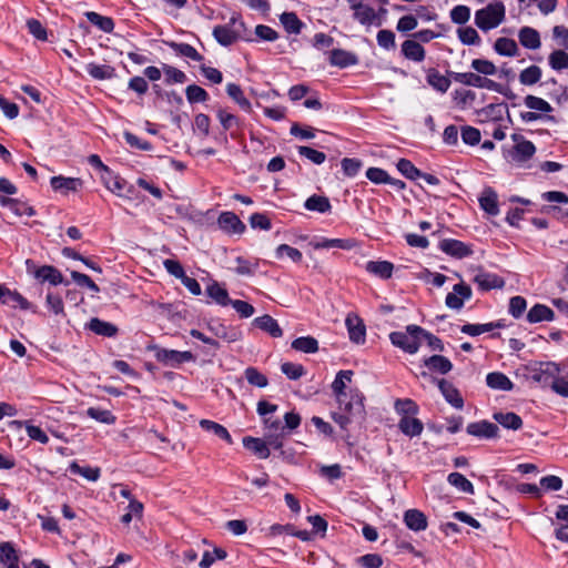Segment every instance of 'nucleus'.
<instances>
[{
	"mask_svg": "<svg viewBox=\"0 0 568 568\" xmlns=\"http://www.w3.org/2000/svg\"><path fill=\"white\" fill-rule=\"evenodd\" d=\"M402 53L408 60L422 62L425 59V49L415 40H406L402 44Z\"/></svg>",
	"mask_w": 568,
	"mask_h": 568,
	"instance_id": "412c9836",
	"label": "nucleus"
},
{
	"mask_svg": "<svg viewBox=\"0 0 568 568\" xmlns=\"http://www.w3.org/2000/svg\"><path fill=\"white\" fill-rule=\"evenodd\" d=\"M315 250L322 248H341L352 250L356 246V242L353 239H322L321 241L312 243Z\"/></svg>",
	"mask_w": 568,
	"mask_h": 568,
	"instance_id": "aec40b11",
	"label": "nucleus"
},
{
	"mask_svg": "<svg viewBox=\"0 0 568 568\" xmlns=\"http://www.w3.org/2000/svg\"><path fill=\"white\" fill-rule=\"evenodd\" d=\"M88 416L92 419L103 423V424H113L115 422V417L108 409H102L100 407H90L87 410Z\"/></svg>",
	"mask_w": 568,
	"mask_h": 568,
	"instance_id": "603ef678",
	"label": "nucleus"
},
{
	"mask_svg": "<svg viewBox=\"0 0 568 568\" xmlns=\"http://www.w3.org/2000/svg\"><path fill=\"white\" fill-rule=\"evenodd\" d=\"M87 72L97 80H106L115 77V69L108 64H87Z\"/></svg>",
	"mask_w": 568,
	"mask_h": 568,
	"instance_id": "2f4dec72",
	"label": "nucleus"
},
{
	"mask_svg": "<svg viewBox=\"0 0 568 568\" xmlns=\"http://www.w3.org/2000/svg\"><path fill=\"white\" fill-rule=\"evenodd\" d=\"M353 372L352 371H339L332 383V390L336 396V399H341L342 397H347L345 393L346 384L352 381Z\"/></svg>",
	"mask_w": 568,
	"mask_h": 568,
	"instance_id": "cd10ccee",
	"label": "nucleus"
},
{
	"mask_svg": "<svg viewBox=\"0 0 568 568\" xmlns=\"http://www.w3.org/2000/svg\"><path fill=\"white\" fill-rule=\"evenodd\" d=\"M427 83L435 90L445 93L450 87V80L439 73L436 69H430L427 73Z\"/></svg>",
	"mask_w": 568,
	"mask_h": 568,
	"instance_id": "4c0bfd02",
	"label": "nucleus"
},
{
	"mask_svg": "<svg viewBox=\"0 0 568 568\" xmlns=\"http://www.w3.org/2000/svg\"><path fill=\"white\" fill-rule=\"evenodd\" d=\"M471 68L477 73L484 75H494L497 72L496 65L491 61L485 59H474L471 61Z\"/></svg>",
	"mask_w": 568,
	"mask_h": 568,
	"instance_id": "bf43d9fd",
	"label": "nucleus"
},
{
	"mask_svg": "<svg viewBox=\"0 0 568 568\" xmlns=\"http://www.w3.org/2000/svg\"><path fill=\"white\" fill-rule=\"evenodd\" d=\"M209 329L219 338L232 343L241 337L240 331L233 327L225 326L222 323L213 322L209 324Z\"/></svg>",
	"mask_w": 568,
	"mask_h": 568,
	"instance_id": "f3484780",
	"label": "nucleus"
},
{
	"mask_svg": "<svg viewBox=\"0 0 568 568\" xmlns=\"http://www.w3.org/2000/svg\"><path fill=\"white\" fill-rule=\"evenodd\" d=\"M253 323L260 329L267 332L272 337H281L283 335L278 323L270 315L256 317Z\"/></svg>",
	"mask_w": 568,
	"mask_h": 568,
	"instance_id": "5701e85b",
	"label": "nucleus"
},
{
	"mask_svg": "<svg viewBox=\"0 0 568 568\" xmlns=\"http://www.w3.org/2000/svg\"><path fill=\"white\" fill-rule=\"evenodd\" d=\"M506 9L503 2H494L479 9L475 13V24L481 31L497 28L505 19Z\"/></svg>",
	"mask_w": 568,
	"mask_h": 568,
	"instance_id": "f03ea898",
	"label": "nucleus"
},
{
	"mask_svg": "<svg viewBox=\"0 0 568 568\" xmlns=\"http://www.w3.org/2000/svg\"><path fill=\"white\" fill-rule=\"evenodd\" d=\"M185 94L190 103L205 102L209 99L207 92L196 84L189 85Z\"/></svg>",
	"mask_w": 568,
	"mask_h": 568,
	"instance_id": "4d7b16f0",
	"label": "nucleus"
},
{
	"mask_svg": "<svg viewBox=\"0 0 568 568\" xmlns=\"http://www.w3.org/2000/svg\"><path fill=\"white\" fill-rule=\"evenodd\" d=\"M473 281L478 285L481 291H489L493 288H501L505 285V281L493 273L479 272Z\"/></svg>",
	"mask_w": 568,
	"mask_h": 568,
	"instance_id": "dca6fc26",
	"label": "nucleus"
},
{
	"mask_svg": "<svg viewBox=\"0 0 568 568\" xmlns=\"http://www.w3.org/2000/svg\"><path fill=\"white\" fill-rule=\"evenodd\" d=\"M72 474L80 475L90 481H97L100 478V468L98 467H82L77 462H72L69 466Z\"/></svg>",
	"mask_w": 568,
	"mask_h": 568,
	"instance_id": "a19ab883",
	"label": "nucleus"
},
{
	"mask_svg": "<svg viewBox=\"0 0 568 568\" xmlns=\"http://www.w3.org/2000/svg\"><path fill=\"white\" fill-rule=\"evenodd\" d=\"M281 371L283 374L286 375L287 378L293 381L301 378L305 374L303 365L290 362L283 363L281 366Z\"/></svg>",
	"mask_w": 568,
	"mask_h": 568,
	"instance_id": "0e129e2a",
	"label": "nucleus"
},
{
	"mask_svg": "<svg viewBox=\"0 0 568 568\" xmlns=\"http://www.w3.org/2000/svg\"><path fill=\"white\" fill-rule=\"evenodd\" d=\"M298 154L301 156L308 159L311 162L315 164H322L326 160V155L324 152L317 151L305 145L298 146Z\"/></svg>",
	"mask_w": 568,
	"mask_h": 568,
	"instance_id": "e2e57ef3",
	"label": "nucleus"
},
{
	"mask_svg": "<svg viewBox=\"0 0 568 568\" xmlns=\"http://www.w3.org/2000/svg\"><path fill=\"white\" fill-rule=\"evenodd\" d=\"M365 268L368 273L383 280H387L393 274L394 265L388 261H369L366 263Z\"/></svg>",
	"mask_w": 568,
	"mask_h": 568,
	"instance_id": "b1692460",
	"label": "nucleus"
},
{
	"mask_svg": "<svg viewBox=\"0 0 568 568\" xmlns=\"http://www.w3.org/2000/svg\"><path fill=\"white\" fill-rule=\"evenodd\" d=\"M471 297V288L465 283H458L453 286V291L449 292L445 298V304L448 308L460 310L464 306V302Z\"/></svg>",
	"mask_w": 568,
	"mask_h": 568,
	"instance_id": "0eeeda50",
	"label": "nucleus"
},
{
	"mask_svg": "<svg viewBox=\"0 0 568 568\" xmlns=\"http://www.w3.org/2000/svg\"><path fill=\"white\" fill-rule=\"evenodd\" d=\"M341 164L344 174L349 178L355 176L363 165L362 161L355 158H344Z\"/></svg>",
	"mask_w": 568,
	"mask_h": 568,
	"instance_id": "69168bd1",
	"label": "nucleus"
},
{
	"mask_svg": "<svg viewBox=\"0 0 568 568\" xmlns=\"http://www.w3.org/2000/svg\"><path fill=\"white\" fill-rule=\"evenodd\" d=\"M162 70L165 74V82L171 83H184L186 81V74L169 64H163Z\"/></svg>",
	"mask_w": 568,
	"mask_h": 568,
	"instance_id": "864d4df0",
	"label": "nucleus"
},
{
	"mask_svg": "<svg viewBox=\"0 0 568 568\" xmlns=\"http://www.w3.org/2000/svg\"><path fill=\"white\" fill-rule=\"evenodd\" d=\"M243 445L261 459H266L270 456V448L267 443L262 438L244 437Z\"/></svg>",
	"mask_w": 568,
	"mask_h": 568,
	"instance_id": "393cba45",
	"label": "nucleus"
},
{
	"mask_svg": "<svg viewBox=\"0 0 568 568\" xmlns=\"http://www.w3.org/2000/svg\"><path fill=\"white\" fill-rule=\"evenodd\" d=\"M494 49L500 55L511 57L517 51V44L513 39L498 38L494 44Z\"/></svg>",
	"mask_w": 568,
	"mask_h": 568,
	"instance_id": "de8ad7c7",
	"label": "nucleus"
},
{
	"mask_svg": "<svg viewBox=\"0 0 568 568\" xmlns=\"http://www.w3.org/2000/svg\"><path fill=\"white\" fill-rule=\"evenodd\" d=\"M354 19L357 20L361 24L371 26L376 19V13L373 8L363 6L361 9L354 11Z\"/></svg>",
	"mask_w": 568,
	"mask_h": 568,
	"instance_id": "6e6d98bb",
	"label": "nucleus"
},
{
	"mask_svg": "<svg viewBox=\"0 0 568 568\" xmlns=\"http://www.w3.org/2000/svg\"><path fill=\"white\" fill-rule=\"evenodd\" d=\"M155 358L164 365L176 367L182 363L194 361V355L189 352H181L175 349L160 348L155 353Z\"/></svg>",
	"mask_w": 568,
	"mask_h": 568,
	"instance_id": "423d86ee",
	"label": "nucleus"
},
{
	"mask_svg": "<svg viewBox=\"0 0 568 568\" xmlns=\"http://www.w3.org/2000/svg\"><path fill=\"white\" fill-rule=\"evenodd\" d=\"M85 18L101 31L111 33L114 30V21L110 17L101 16L94 11H87Z\"/></svg>",
	"mask_w": 568,
	"mask_h": 568,
	"instance_id": "f704fd0d",
	"label": "nucleus"
},
{
	"mask_svg": "<svg viewBox=\"0 0 568 568\" xmlns=\"http://www.w3.org/2000/svg\"><path fill=\"white\" fill-rule=\"evenodd\" d=\"M559 373L560 369L556 363L540 362L537 366L535 365V382L547 388L550 381L555 379Z\"/></svg>",
	"mask_w": 568,
	"mask_h": 568,
	"instance_id": "1a4fd4ad",
	"label": "nucleus"
},
{
	"mask_svg": "<svg viewBox=\"0 0 568 568\" xmlns=\"http://www.w3.org/2000/svg\"><path fill=\"white\" fill-rule=\"evenodd\" d=\"M215 40L222 45H231L237 39V32L232 30L229 26H216L213 29Z\"/></svg>",
	"mask_w": 568,
	"mask_h": 568,
	"instance_id": "e433bc0d",
	"label": "nucleus"
},
{
	"mask_svg": "<svg viewBox=\"0 0 568 568\" xmlns=\"http://www.w3.org/2000/svg\"><path fill=\"white\" fill-rule=\"evenodd\" d=\"M397 170L408 180L415 181L422 175V171L417 169L409 160L400 159L396 164Z\"/></svg>",
	"mask_w": 568,
	"mask_h": 568,
	"instance_id": "a18cd8bd",
	"label": "nucleus"
},
{
	"mask_svg": "<svg viewBox=\"0 0 568 568\" xmlns=\"http://www.w3.org/2000/svg\"><path fill=\"white\" fill-rule=\"evenodd\" d=\"M219 227L229 235L244 233L246 226L233 212H222L217 217Z\"/></svg>",
	"mask_w": 568,
	"mask_h": 568,
	"instance_id": "6e6552de",
	"label": "nucleus"
},
{
	"mask_svg": "<svg viewBox=\"0 0 568 568\" xmlns=\"http://www.w3.org/2000/svg\"><path fill=\"white\" fill-rule=\"evenodd\" d=\"M550 68L555 71L568 69V53L564 50H554L548 58Z\"/></svg>",
	"mask_w": 568,
	"mask_h": 568,
	"instance_id": "79ce46f5",
	"label": "nucleus"
},
{
	"mask_svg": "<svg viewBox=\"0 0 568 568\" xmlns=\"http://www.w3.org/2000/svg\"><path fill=\"white\" fill-rule=\"evenodd\" d=\"M395 409L402 416L397 426H423L422 422L415 417L418 407L412 399H397Z\"/></svg>",
	"mask_w": 568,
	"mask_h": 568,
	"instance_id": "39448f33",
	"label": "nucleus"
},
{
	"mask_svg": "<svg viewBox=\"0 0 568 568\" xmlns=\"http://www.w3.org/2000/svg\"><path fill=\"white\" fill-rule=\"evenodd\" d=\"M304 207L308 211H314L318 213H327L332 210V205L328 197L317 194L310 196L305 201Z\"/></svg>",
	"mask_w": 568,
	"mask_h": 568,
	"instance_id": "7c9ffc66",
	"label": "nucleus"
},
{
	"mask_svg": "<svg viewBox=\"0 0 568 568\" xmlns=\"http://www.w3.org/2000/svg\"><path fill=\"white\" fill-rule=\"evenodd\" d=\"M338 406L332 413L333 420L339 426L347 424H362L365 419V407L359 396L342 397L337 399Z\"/></svg>",
	"mask_w": 568,
	"mask_h": 568,
	"instance_id": "f257e3e1",
	"label": "nucleus"
},
{
	"mask_svg": "<svg viewBox=\"0 0 568 568\" xmlns=\"http://www.w3.org/2000/svg\"><path fill=\"white\" fill-rule=\"evenodd\" d=\"M349 339L356 344H363L366 337V327L363 321L355 314H348L345 320Z\"/></svg>",
	"mask_w": 568,
	"mask_h": 568,
	"instance_id": "9d476101",
	"label": "nucleus"
},
{
	"mask_svg": "<svg viewBox=\"0 0 568 568\" xmlns=\"http://www.w3.org/2000/svg\"><path fill=\"white\" fill-rule=\"evenodd\" d=\"M453 79L455 82L475 88L490 89L495 84L494 81L474 72H455Z\"/></svg>",
	"mask_w": 568,
	"mask_h": 568,
	"instance_id": "9b49d317",
	"label": "nucleus"
},
{
	"mask_svg": "<svg viewBox=\"0 0 568 568\" xmlns=\"http://www.w3.org/2000/svg\"><path fill=\"white\" fill-rule=\"evenodd\" d=\"M480 207L490 215H497L498 209V196L491 187H485L481 195L479 196Z\"/></svg>",
	"mask_w": 568,
	"mask_h": 568,
	"instance_id": "a211bd4d",
	"label": "nucleus"
},
{
	"mask_svg": "<svg viewBox=\"0 0 568 568\" xmlns=\"http://www.w3.org/2000/svg\"><path fill=\"white\" fill-rule=\"evenodd\" d=\"M226 93L231 99H233L239 106L244 110L245 112H252V104L251 102L244 97L243 90L239 84L235 83H229L226 85Z\"/></svg>",
	"mask_w": 568,
	"mask_h": 568,
	"instance_id": "473e14b6",
	"label": "nucleus"
},
{
	"mask_svg": "<svg viewBox=\"0 0 568 568\" xmlns=\"http://www.w3.org/2000/svg\"><path fill=\"white\" fill-rule=\"evenodd\" d=\"M291 346L293 349L305 354H314L318 351V342L312 336H302L295 338Z\"/></svg>",
	"mask_w": 568,
	"mask_h": 568,
	"instance_id": "c9c22d12",
	"label": "nucleus"
},
{
	"mask_svg": "<svg viewBox=\"0 0 568 568\" xmlns=\"http://www.w3.org/2000/svg\"><path fill=\"white\" fill-rule=\"evenodd\" d=\"M207 295L221 306H227L232 300L225 288L221 287L219 283L214 282L206 287Z\"/></svg>",
	"mask_w": 568,
	"mask_h": 568,
	"instance_id": "58836bf2",
	"label": "nucleus"
},
{
	"mask_svg": "<svg viewBox=\"0 0 568 568\" xmlns=\"http://www.w3.org/2000/svg\"><path fill=\"white\" fill-rule=\"evenodd\" d=\"M424 365L433 372H437L440 374H447L452 371L453 364L452 362L442 355H433L424 359Z\"/></svg>",
	"mask_w": 568,
	"mask_h": 568,
	"instance_id": "bb28decb",
	"label": "nucleus"
},
{
	"mask_svg": "<svg viewBox=\"0 0 568 568\" xmlns=\"http://www.w3.org/2000/svg\"><path fill=\"white\" fill-rule=\"evenodd\" d=\"M34 276L37 280L41 282H49L52 285H59L63 282L61 272L51 265H43L39 267L36 271Z\"/></svg>",
	"mask_w": 568,
	"mask_h": 568,
	"instance_id": "4be33fe9",
	"label": "nucleus"
},
{
	"mask_svg": "<svg viewBox=\"0 0 568 568\" xmlns=\"http://www.w3.org/2000/svg\"><path fill=\"white\" fill-rule=\"evenodd\" d=\"M440 393L444 395L446 400L454 407L460 408L464 404L463 397L458 389L446 379H435Z\"/></svg>",
	"mask_w": 568,
	"mask_h": 568,
	"instance_id": "2eb2a0df",
	"label": "nucleus"
},
{
	"mask_svg": "<svg viewBox=\"0 0 568 568\" xmlns=\"http://www.w3.org/2000/svg\"><path fill=\"white\" fill-rule=\"evenodd\" d=\"M277 405L268 403L266 400H260L257 403V413L264 418V424L266 426H278L277 420H271L268 415H272L277 410Z\"/></svg>",
	"mask_w": 568,
	"mask_h": 568,
	"instance_id": "09e8293b",
	"label": "nucleus"
},
{
	"mask_svg": "<svg viewBox=\"0 0 568 568\" xmlns=\"http://www.w3.org/2000/svg\"><path fill=\"white\" fill-rule=\"evenodd\" d=\"M457 33L460 42L464 44L473 45L480 42L477 31L471 27L459 28Z\"/></svg>",
	"mask_w": 568,
	"mask_h": 568,
	"instance_id": "052dcab7",
	"label": "nucleus"
},
{
	"mask_svg": "<svg viewBox=\"0 0 568 568\" xmlns=\"http://www.w3.org/2000/svg\"><path fill=\"white\" fill-rule=\"evenodd\" d=\"M216 116L225 131L232 129L233 126L240 125L239 118L232 113H229L224 109H219L216 112Z\"/></svg>",
	"mask_w": 568,
	"mask_h": 568,
	"instance_id": "774afa93",
	"label": "nucleus"
},
{
	"mask_svg": "<svg viewBox=\"0 0 568 568\" xmlns=\"http://www.w3.org/2000/svg\"><path fill=\"white\" fill-rule=\"evenodd\" d=\"M439 248L446 254L457 258H463L471 254V250L465 243L453 239L443 240L439 244Z\"/></svg>",
	"mask_w": 568,
	"mask_h": 568,
	"instance_id": "4468645a",
	"label": "nucleus"
},
{
	"mask_svg": "<svg viewBox=\"0 0 568 568\" xmlns=\"http://www.w3.org/2000/svg\"><path fill=\"white\" fill-rule=\"evenodd\" d=\"M284 256L288 257L295 263L301 262L303 258L302 252L300 250L287 244H281L276 247L275 257L283 258Z\"/></svg>",
	"mask_w": 568,
	"mask_h": 568,
	"instance_id": "8fccbe9b",
	"label": "nucleus"
},
{
	"mask_svg": "<svg viewBox=\"0 0 568 568\" xmlns=\"http://www.w3.org/2000/svg\"><path fill=\"white\" fill-rule=\"evenodd\" d=\"M561 487L562 480L560 477L555 475L541 477L539 487L535 486V498L539 497L542 491H556L561 489Z\"/></svg>",
	"mask_w": 568,
	"mask_h": 568,
	"instance_id": "c85d7f7f",
	"label": "nucleus"
},
{
	"mask_svg": "<svg viewBox=\"0 0 568 568\" xmlns=\"http://www.w3.org/2000/svg\"><path fill=\"white\" fill-rule=\"evenodd\" d=\"M487 386L496 390H511L513 382L500 372H493L486 376Z\"/></svg>",
	"mask_w": 568,
	"mask_h": 568,
	"instance_id": "a878e982",
	"label": "nucleus"
},
{
	"mask_svg": "<svg viewBox=\"0 0 568 568\" xmlns=\"http://www.w3.org/2000/svg\"><path fill=\"white\" fill-rule=\"evenodd\" d=\"M377 43L381 48L390 50L396 47L395 33L392 30H379L376 37Z\"/></svg>",
	"mask_w": 568,
	"mask_h": 568,
	"instance_id": "338daca9",
	"label": "nucleus"
},
{
	"mask_svg": "<svg viewBox=\"0 0 568 568\" xmlns=\"http://www.w3.org/2000/svg\"><path fill=\"white\" fill-rule=\"evenodd\" d=\"M448 483L458 490L466 494H474L473 484L460 473H452L447 477Z\"/></svg>",
	"mask_w": 568,
	"mask_h": 568,
	"instance_id": "37998d69",
	"label": "nucleus"
},
{
	"mask_svg": "<svg viewBox=\"0 0 568 568\" xmlns=\"http://www.w3.org/2000/svg\"><path fill=\"white\" fill-rule=\"evenodd\" d=\"M88 327L93 333L101 335V336H106V337H112L118 332V328L115 325H113L112 323H109V322H104L97 317L92 318L89 322Z\"/></svg>",
	"mask_w": 568,
	"mask_h": 568,
	"instance_id": "72a5a7b5",
	"label": "nucleus"
},
{
	"mask_svg": "<svg viewBox=\"0 0 568 568\" xmlns=\"http://www.w3.org/2000/svg\"><path fill=\"white\" fill-rule=\"evenodd\" d=\"M0 203L2 206L9 207L17 215H29L32 216L34 214V211L32 207L27 206L26 204L19 202L18 200L10 199V197H1Z\"/></svg>",
	"mask_w": 568,
	"mask_h": 568,
	"instance_id": "c03bdc74",
	"label": "nucleus"
},
{
	"mask_svg": "<svg viewBox=\"0 0 568 568\" xmlns=\"http://www.w3.org/2000/svg\"><path fill=\"white\" fill-rule=\"evenodd\" d=\"M403 520L406 527L415 532L427 529L428 520L426 515L418 509H408L404 513Z\"/></svg>",
	"mask_w": 568,
	"mask_h": 568,
	"instance_id": "f8f14e48",
	"label": "nucleus"
},
{
	"mask_svg": "<svg viewBox=\"0 0 568 568\" xmlns=\"http://www.w3.org/2000/svg\"><path fill=\"white\" fill-rule=\"evenodd\" d=\"M329 62L332 65L347 68L356 64L358 62V59L352 52L342 49H334L331 51Z\"/></svg>",
	"mask_w": 568,
	"mask_h": 568,
	"instance_id": "6ab92c4d",
	"label": "nucleus"
},
{
	"mask_svg": "<svg viewBox=\"0 0 568 568\" xmlns=\"http://www.w3.org/2000/svg\"><path fill=\"white\" fill-rule=\"evenodd\" d=\"M323 433L326 437H332L337 443L343 442L347 446L354 445V442L351 440V435L347 432V428H323Z\"/></svg>",
	"mask_w": 568,
	"mask_h": 568,
	"instance_id": "3c124183",
	"label": "nucleus"
},
{
	"mask_svg": "<svg viewBox=\"0 0 568 568\" xmlns=\"http://www.w3.org/2000/svg\"><path fill=\"white\" fill-rule=\"evenodd\" d=\"M450 19L456 24H465L470 19V9L467 6L458 4L450 10Z\"/></svg>",
	"mask_w": 568,
	"mask_h": 568,
	"instance_id": "13d9d810",
	"label": "nucleus"
},
{
	"mask_svg": "<svg viewBox=\"0 0 568 568\" xmlns=\"http://www.w3.org/2000/svg\"><path fill=\"white\" fill-rule=\"evenodd\" d=\"M514 145L507 153L510 163L521 166L532 156V143L520 134H513Z\"/></svg>",
	"mask_w": 568,
	"mask_h": 568,
	"instance_id": "20e7f679",
	"label": "nucleus"
},
{
	"mask_svg": "<svg viewBox=\"0 0 568 568\" xmlns=\"http://www.w3.org/2000/svg\"><path fill=\"white\" fill-rule=\"evenodd\" d=\"M50 184L54 191L68 194L69 192H78L82 187V180L79 178H65L62 175L51 178Z\"/></svg>",
	"mask_w": 568,
	"mask_h": 568,
	"instance_id": "ddd939ff",
	"label": "nucleus"
},
{
	"mask_svg": "<svg viewBox=\"0 0 568 568\" xmlns=\"http://www.w3.org/2000/svg\"><path fill=\"white\" fill-rule=\"evenodd\" d=\"M280 21L285 31L293 34L301 33L304 23L300 20L295 12H283L280 16Z\"/></svg>",
	"mask_w": 568,
	"mask_h": 568,
	"instance_id": "c756f323",
	"label": "nucleus"
},
{
	"mask_svg": "<svg viewBox=\"0 0 568 568\" xmlns=\"http://www.w3.org/2000/svg\"><path fill=\"white\" fill-rule=\"evenodd\" d=\"M420 333L425 329L417 325H408L406 332H393L389 339L393 345L402 348L404 352L415 354L420 346Z\"/></svg>",
	"mask_w": 568,
	"mask_h": 568,
	"instance_id": "7ed1b4c3",
	"label": "nucleus"
},
{
	"mask_svg": "<svg viewBox=\"0 0 568 568\" xmlns=\"http://www.w3.org/2000/svg\"><path fill=\"white\" fill-rule=\"evenodd\" d=\"M235 262H236L235 272L239 275L251 276V275H253L255 273V271H256V268L258 266V262L257 261L251 262V261L245 260L242 256L236 257Z\"/></svg>",
	"mask_w": 568,
	"mask_h": 568,
	"instance_id": "680f3d73",
	"label": "nucleus"
},
{
	"mask_svg": "<svg viewBox=\"0 0 568 568\" xmlns=\"http://www.w3.org/2000/svg\"><path fill=\"white\" fill-rule=\"evenodd\" d=\"M494 419L500 425V426H521L523 420L521 418L511 412H499L494 414Z\"/></svg>",
	"mask_w": 568,
	"mask_h": 568,
	"instance_id": "5fc2aeb1",
	"label": "nucleus"
},
{
	"mask_svg": "<svg viewBox=\"0 0 568 568\" xmlns=\"http://www.w3.org/2000/svg\"><path fill=\"white\" fill-rule=\"evenodd\" d=\"M169 45L180 55L189 58L193 61L201 62L204 57L200 54L194 47L189 43L170 42Z\"/></svg>",
	"mask_w": 568,
	"mask_h": 568,
	"instance_id": "ea45409f",
	"label": "nucleus"
},
{
	"mask_svg": "<svg viewBox=\"0 0 568 568\" xmlns=\"http://www.w3.org/2000/svg\"><path fill=\"white\" fill-rule=\"evenodd\" d=\"M244 376L247 383L252 386L263 388L268 384L267 377L255 367H247L244 371Z\"/></svg>",
	"mask_w": 568,
	"mask_h": 568,
	"instance_id": "49530a36",
	"label": "nucleus"
}]
</instances>
